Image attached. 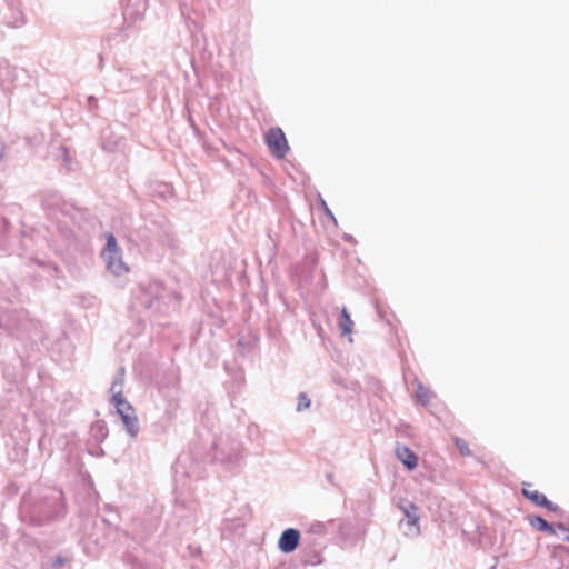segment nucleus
<instances>
[{"label":"nucleus","mask_w":569,"mask_h":569,"mask_svg":"<svg viewBox=\"0 0 569 569\" xmlns=\"http://www.w3.org/2000/svg\"><path fill=\"white\" fill-rule=\"evenodd\" d=\"M20 513L31 526H44L63 516V493L60 489L48 488L38 497H23Z\"/></svg>","instance_id":"f257e3e1"},{"label":"nucleus","mask_w":569,"mask_h":569,"mask_svg":"<svg viewBox=\"0 0 569 569\" xmlns=\"http://www.w3.org/2000/svg\"><path fill=\"white\" fill-rule=\"evenodd\" d=\"M397 507L402 511L403 518L399 525L408 537H417L420 533V515L418 507L408 499H399Z\"/></svg>","instance_id":"f03ea898"},{"label":"nucleus","mask_w":569,"mask_h":569,"mask_svg":"<svg viewBox=\"0 0 569 569\" xmlns=\"http://www.w3.org/2000/svg\"><path fill=\"white\" fill-rule=\"evenodd\" d=\"M214 460L228 469L240 467L243 460L242 443L238 440H231L227 448L216 445Z\"/></svg>","instance_id":"7ed1b4c3"},{"label":"nucleus","mask_w":569,"mask_h":569,"mask_svg":"<svg viewBox=\"0 0 569 569\" xmlns=\"http://www.w3.org/2000/svg\"><path fill=\"white\" fill-rule=\"evenodd\" d=\"M140 288V303L148 310L158 311L159 301L164 291L163 284L159 281H149L148 283H141Z\"/></svg>","instance_id":"20e7f679"},{"label":"nucleus","mask_w":569,"mask_h":569,"mask_svg":"<svg viewBox=\"0 0 569 569\" xmlns=\"http://www.w3.org/2000/svg\"><path fill=\"white\" fill-rule=\"evenodd\" d=\"M266 143L272 154L282 159L289 151V146L283 131L280 128H271L266 136Z\"/></svg>","instance_id":"39448f33"},{"label":"nucleus","mask_w":569,"mask_h":569,"mask_svg":"<svg viewBox=\"0 0 569 569\" xmlns=\"http://www.w3.org/2000/svg\"><path fill=\"white\" fill-rule=\"evenodd\" d=\"M122 16L126 23L133 24L140 21L144 14L147 4L142 0H121Z\"/></svg>","instance_id":"423d86ee"},{"label":"nucleus","mask_w":569,"mask_h":569,"mask_svg":"<svg viewBox=\"0 0 569 569\" xmlns=\"http://www.w3.org/2000/svg\"><path fill=\"white\" fill-rule=\"evenodd\" d=\"M300 539L301 533L298 529L287 528L281 532L279 537L278 549L282 553H291L298 548Z\"/></svg>","instance_id":"0eeeda50"},{"label":"nucleus","mask_w":569,"mask_h":569,"mask_svg":"<svg viewBox=\"0 0 569 569\" xmlns=\"http://www.w3.org/2000/svg\"><path fill=\"white\" fill-rule=\"evenodd\" d=\"M396 456L409 471L417 468L418 457L409 447L398 445L396 447Z\"/></svg>","instance_id":"6e6552de"},{"label":"nucleus","mask_w":569,"mask_h":569,"mask_svg":"<svg viewBox=\"0 0 569 569\" xmlns=\"http://www.w3.org/2000/svg\"><path fill=\"white\" fill-rule=\"evenodd\" d=\"M527 520H528L529 525L538 531L546 532L549 535L557 533L556 532V529H558L557 525L553 526V525L549 523L545 518H542L539 515H528Z\"/></svg>","instance_id":"1a4fd4ad"},{"label":"nucleus","mask_w":569,"mask_h":569,"mask_svg":"<svg viewBox=\"0 0 569 569\" xmlns=\"http://www.w3.org/2000/svg\"><path fill=\"white\" fill-rule=\"evenodd\" d=\"M106 261L107 269L114 276H121L128 271L126 263L121 259V253L108 254Z\"/></svg>","instance_id":"9d476101"},{"label":"nucleus","mask_w":569,"mask_h":569,"mask_svg":"<svg viewBox=\"0 0 569 569\" xmlns=\"http://www.w3.org/2000/svg\"><path fill=\"white\" fill-rule=\"evenodd\" d=\"M41 203L46 209L57 210L62 203V198L57 191H46L41 196Z\"/></svg>","instance_id":"9b49d317"},{"label":"nucleus","mask_w":569,"mask_h":569,"mask_svg":"<svg viewBox=\"0 0 569 569\" xmlns=\"http://www.w3.org/2000/svg\"><path fill=\"white\" fill-rule=\"evenodd\" d=\"M528 487H530V485L525 483L521 490L525 498L539 507H542L543 503H547L548 498L543 493L539 492L538 490H530Z\"/></svg>","instance_id":"f8f14e48"},{"label":"nucleus","mask_w":569,"mask_h":569,"mask_svg":"<svg viewBox=\"0 0 569 569\" xmlns=\"http://www.w3.org/2000/svg\"><path fill=\"white\" fill-rule=\"evenodd\" d=\"M120 418L126 427L127 432L131 437H136L139 432V422H138L136 411H132L131 415L130 413L122 415V416H120Z\"/></svg>","instance_id":"ddd939ff"},{"label":"nucleus","mask_w":569,"mask_h":569,"mask_svg":"<svg viewBox=\"0 0 569 569\" xmlns=\"http://www.w3.org/2000/svg\"><path fill=\"white\" fill-rule=\"evenodd\" d=\"M112 402L117 409V412L119 416L126 415V413H132V411H136L134 408L131 406V403L123 397V395H120L118 391L116 395V398H112Z\"/></svg>","instance_id":"4468645a"},{"label":"nucleus","mask_w":569,"mask_h":569,"mask_svg":"<svg viewBox=\"0 0 569 569\" xmlns=\"http://www.w3.org/2000/svg\"><path fill=\"white\" fill-rule=\"evenodd\" d=\"M300 562L305 566H316L322 563V557L317 550H303L300 556Z\"/></svg>","instance_id":"2eb2a0df"},{"label":"nucleus","mask_w":569,"mask_h":569,"mask_svg":"<svg viewBox=\"0 0 569 569\" xmlns=\"http://www.w3.org/2000/svg\"><path fill=\"white\" fill-rule=\"evenodd\" d=\"M339 327L341 330V335H350L353 328V321L348 312L347 308H342L340 318H339Z\"/></svg>","instance_id":"dca6fc26"},{"label":"nucleus","mask_w":569,"mask_h":569,"mask_svg":"<svg viewBox=\"0 0 569 569\" xmlns=\"http://www.w3.org/2000/svg\"><path fill=\"white\" fill-rule=\"evenodd\" d=\"M123 378H124V368L121 367L118 370L117 375L114 376L112 385L110 387V392L112 395V398H116V395L118 391L120 392V395H122Z\"/></svg>","instance_id":"f3484780"},{"label":"nucleus","mask_w":569,"mask_h":569,"mask_svg":"<svg viewBox=\"0 0 569 569\" xmlns=\"http://www.w3.org/2000/svg\"><path fill=\"white\" fill-rule=\"evenodd\" d=\"M104 250L107 251L108 254L121 253V250L117 243V239L112 233H109L107 236Z\"/></svg>","instance_id":"a211bd4d"},{"label":"nucleus","mask_w":569,"mask_h":569,"mask_svg":"<svg viewBox=\"0 0 569 569\" xmlns=\"http://www.w3.org/2000/svg\"><path fill=\"white\" fill-rule=\"evenodd\" d=\"M67 559L62 556H56L46 562L48 569H59L66 563Z\"/></svg>","instance_id":"6ab92c4d"},{"label":"nucleus","mask_w":569,"mask_h":569,"mask_svg":"<svg viewBox=\"0 0 569 569\" xmlns=\"http://www.w3.org/2000/svg\"><path fill=\"white\" fill-rule=\"evenodd\" d=\"M311 406V400L305 392H300L298 396V405L297 411L300 412L302 410L308 409Z\"/></svg>","instance_id":"aec40b11"},{"label":"nucleus","mask_w":569,"mask_h":569,"mask_svg":"<svg viewBox=\"0 0 569 569\" xmlns=\"http://www.w3.org/2000/svg\"><path fill=\"white\" fill-rule=\"evenodd\" d=\"M455 443L461 456H471V450L469 449L468 443L463 439L457 438Z\"/></svg>","instance_id":"412c9836"},{"label":"nucleus","mask_w":569,"mask_h":569,"mask_svg":"<svg viewBox=\"0 0 569 569\" xmlns=\"http://www.w3.org/2000/svg\"><path fill=\"white\" fill-rule=\"evenodd\" d=\"M416 397L421 402V405L426 406L428 403L427 390L421 383L418 385Z\"/></svg>","instance_id":"4be33fe9"},{"label":"nucleus","mask_w":569,"mask_h":569,"mask_svg":"<svg viewBox=\"0 0 569 569\" xmlns=\"http://www.w3.org/2000/svg\"><path fill=\"white\" fill-rule=\"evenodd\" d=\"M310 530L312 533L323 535L326 532V525L323 522H319V521L315 522L311 525Z\"/></svg>","instance_id":"5701e85b"},{"label":"nucleus","mask_w":569,"mask_h":569,"mask_svg":"<svg viewBox=\"0 0 569 569\" xmlns=\"http://www.w3.org/2000/svg\"><path fill=\"white\" fill-rule=\"evenodd\" d=\"M542 507L552 512H560V508L558 507V505L553 503L549 499H547V503H543Z\"/></svg>","instance_id":"b1692460"},{"label":"nucleus","mask_w":569,"mask_h":569,"mask_svg":"<svg viewBox=\"0 0 569 569\" xmlns=\"http://www.w3.org/2000/svg\"><path fill=\"white\" fill-rule=\"evenodd\" d=\"M557 528L565 533L562 540L569 541V529L562 522L557 523Z\"/></svg>","instance_id":"393cba45"},{"label":"nucleus","mask_w":569,"mask_h":569,"mask_svg":"<svg viewBox=\"0 0 569 569\" xmlns=\"http://www.w3.org/2000/svg\"><path fill=\"white\" fill-rule=\"evenodd\" d=\"M321 203H322V207L325 209L327 217H329L336 223L337 222L336 218H335L333 213L331 212V210L328 208L327 203L323 200Z\"/></svg>","instance_id":"a878e982"},{"label":"nucleus","mask_w":569,"mask_h":569,"mask_svg":"<svg viewBox=\"0 0 569 569\" xmlns=\"http://www.w3.org/2000/svg\"><path fill=\"white\" fill-rule=\"evenodd\" d=\"M88 104H89L90 109L98 108V101H97V99L93 96H89L88 97Z\"/></svg>","instance_id":"bb28decb"},{"label":"nucleus","mask_w":569,"mask_h":569,"mask_svg":"<svg viewBox=\"0 0 569 569\" xmlns=\"http://www.w3.org/2000/svg\"><path fill=\"white\" fill-rule=\"evenodd\" d=\"M326 479L335 487H338V485L335 482V475L332 472L326 473Z\"/></svg>","instance_id":"cd10ccee"},{"label":"nucleus","mask_w":569,"mask_h":569,"mask_svg":"<svg viewBox=\"0 0 569 569\" xmlns=\"http://www.w3.org/2000/svg\"><path fill=\"white\" fill-rule=\"evenodd\" d=\"M98 57H99V69H102V67H103V56L100 53Z\"/></svg>","instance_id":"c85d7f7f"},{"label":"nucleus","mask_w":569,"mask_h":569,"mask_svg":"<svg viewBox=\"0 0 569 569\" xmlns=\"http://www.w3.org/2000/svg\"><path fill=\"white\" fill-rule=\"evenodd\" d=\"M51 269H52L56 273H58V272H59V268H58L56 264H52V266H51Z\"/></svg>","instance_id":"c756f323"},{"label":"nucleus","mask_w":569,"mask_h":569,"mask_svg":"<svg viewBox=\"0 0 569 569\" xmlns=\"http://www.w3.org/2000/svg\"><path fill=\"white\" fill-rule=\"evenodd\" d=\"M346 240L351 241L352 240V236H347Z\"/></svg>","instance_id":"7c9ffc66"},{"label":"nucleus","mask_w":569,"mask_h":569,"mask_svg":"<svg viewBox=\"0 0 569 569\" xmlns=\"http://www.w3.org/2000/svg\"><path fill=\"white\" fill-rule=\"evenodd\" d=\"M37 263H38L39 266H41V267H43V266H44V262H41V261H37Z\"/></svg>","instance_id":"2f4dec72"},{"label":"nucleus","mask_w":569,"mask_h":569,"mask_svg":"<svg viewBox=\"0 0 569 569\" xmlns=\"http://www.w3.org/2000/svg\"><path fill=\"white\" fill-rule=\"evenodd\" d=\"M238 345H239V346H243V341L240 339V340L238 341Z\"/></svg>","instance_id":"473e14b6"}]
</instances>
